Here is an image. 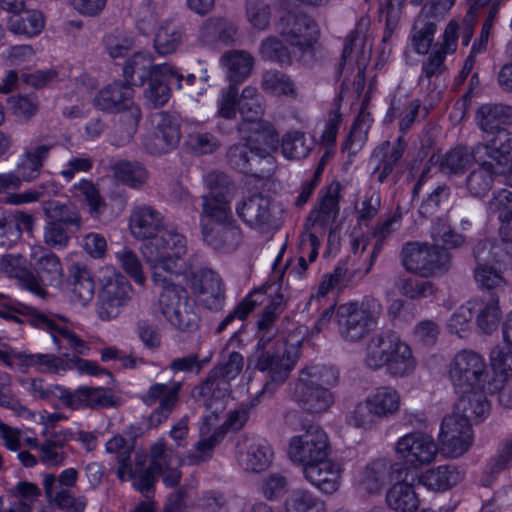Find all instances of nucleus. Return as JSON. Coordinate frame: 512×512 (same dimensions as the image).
Instances as JSON below:
<instances>
[{"mask_svg":"<svg viewBox=\"0 0 512 512\" xmlns=\"http://www.w3.org/2000/svg\"><path fill=\"white\" fill-rule=\"evenodd\" d=\"M277 134L270 128L258 133L256 139L232 144L226 152L227 163L234 170L258 179L269 178L276 169L271 150L278 144Z\"/></svg>","mask_w":512,"mask_h":512,"instance_id":"f257e3e1","label":"nucleus"},{"mask_svg":"<svg viewBox=\"0 0 512 512\" xmlns=\"http://www.w3.org/2000/svg\"><path fill=\"white\" fill-rule=\"evenodd\" d=\"M383 307L373 296L362 301L341 304L336 310V323L340 337L350 343L362 340L378 324Z\"/></svg>","mask_w":512,"mask_h":512,"instance_id":"f03ea898","label":"nucleus"},{"mask_svg":"<svg viewBox=\"0 0 512 512\" xmlns=\"http://www.w3.org/2000/svg\"><path fill=\"white\" fill-rule=\"evenodd\" d=\"M149 456V465L142 466L133 483V487L147 499L154 492L158 475H162L163 483L169 487L176 486L181 478L178 470L180 459L172 449L167 448L163 439H158L150 446Z\"/></svg>","mask_w":512,"mask_h":512,"instance_id":"7ed1b4c3","label":"nucleus"},{"mask_svg":"<svg viewBox=\"0 0 512 512\" xmlns=\"http://www.w3.org/2000/svg\"><path fill=\"white\" fill-rule=\"evenodd\" d=\"M244 365L243 356L236 351L223 357L222 360L210 370L206 379L195 390L202 398L203 405L217 414L224 409V399L231 390V381L242 371Z\"/></svg>","mask_w":512,"mask_h":512,"instance_id":"20e7f679","label":"nucleus"},{"mask_svg":"<svg viewBox=\"0 0 512 512\" xmlns=\"http://www.w3.org/2000/svg\"><path fill=\"white\" fill-rule=\"evenodd\" d=\"M297 361V349L288 345L285 339L274 342L257 343L255 351L249 357L248 362L255 369L265 373L268 379L267 386H276L284 383Z\"/></svg>","mask_w":512,"mask_h":512,"instance_id":"39448f33","label":"nucleus"},{"mask_svg":"<svg viewBox=\"0 0 512 512\" xmlns=\"http://www.w3.org/2000/svg\"><path fill=\"white\" fill-rule=\"evenodd\" d=\"M400 260L408 272L430 277L448 271L451 254L435 244L409 241L401 249Z\"/></svg>","mask_w":512,"mask_h":512,"instance_id":"423d86ee","label":"nucleus"},{"mask_svg":"<svg viewBox=\"0 0 512 512\" xmlns=\"http://www.w3.org/2000/svg\"><path fill=\"white\" fill-rule=\"evenodd\" d=\"M187 251L186 238L175 230H165L144 244L143 255L152 272L177 273L179 260Z\"/></svg>","mask_w":512,"mask_h":512,"instance_id":"0eeeda50","label":"nucleus"},{"mask_svg":"<svg viewBox=\"0 0 512 512\" xmlns=\"http://www.w3.org/2000/svg\"><path fill=\"white\" fill-rule=\"evenodd\" d=\"M203 179L209 192L201 197V230L235 220L227 197L228 177L224 173L213 171L204 175Z\"/></svg>","mask_w":512,"mask_h":512,"instance_id":"6e6552de","label":"nucleus"},{"mask_svg":"<svg viewBox=\"0 0 512 512\" xmlns=\"http://www.w3.org/2000/svg\"><path fill=\"white\" fill-rule=\"evenodd\" d=\"M450 378L459 392L487 390L490 384L485 358L473 350L458 352L450 365Z\"/></svg>","mask_w":512,"mask_h":512,"instance_id":"1a4fd4ad","label":"nucleus"},{"mask_svg":"<svg viewBox=\"0 0 512 512\" xmlns=\"http://www.w3.org/2000/svg\"><path fill=\"white\" fill-rule=\"evenodd\" d=\"M317 24L305 14H288L282 18L281 35L294 47V55L304 65H310L315 59Z\"/></svg>","mask_w":512,"mask_h":512,"instance_id":"9d476101","label":"nucleus"},{"mask_svg":"<svg viewBox=\"0 0 512 512\" xmlns=\"http://www.w3.org/2000/svg\"><path fill=\"white\" fill-rule=\"evenodd\" d=\"M133 288L120 273L107 277L98 295L96 312L102 321L116 319L132 299Z\"/></svg>","mask_w":512,"mask_h":512,"instance_id":"9b49d317","label":"nucleus"},{"mask_svg":"<svg viewBox=\"0 0 512 512\" xmlns=\"http://www.w3.org/2000/svg\"><path fill=\"white\" fill-rule=\"evenodd\" d=\"M328 454V436L317 425H310L304 433L290 439L288 455L294 463L303 467L323 460Z\"/></svg>","mask_w":512,"mask_h":512,"instance_id":"f8f14e48","label":"nucleus"},{"mask_svg":"<svg viewBox=\"0 0 512 512\" xmlns=\"http://www.w3.org/2000/svg\"><path fill=\"white\" fill-rule=\"evenodd\" d=\"M32 323L43 330H47L58 350H72L77 355H87L90 348L74 331L67 326L64 316L45 314L36 309L30 310Z\"/></svg>","mask_w":512,"mask_h":512,"instance_id":"ddd939ff","label":"nucleus"},{"mask_svg":"<svg viewBox=\"0 0 512 512\" xmlns=\"http://www.w3.org/2000/svg\"><path fill=\"white\" fill-rule=\"evenodd\" d=\"M395 451L407 469H419L435 460L438 446L432 436L414 432L402 436L395 445Z\"/></svg>","mask_w":512,"mask_h":512,"instance_id":"4468645a","label":"nucleus"},{"mask_svg":"<svg viewBox=\"0 0 512 512\" xmlns=\"http://www.w3.org/2000/svg\"><path fill=\"white\" fill-rule=\"evenodd\" d=\"M439 441L444 455L451 458L462 456L472 445L471 423L458 415H447L441 423Z\"/></svg>","mask_w":512,"mask_h":512,"instance_id":"2eb2a0df","label":"nucleus"},{"mask_svg":"<svg viewBox=\"0 0 512 512\" xmlns=\"http://www.w3.org/2000/svg\"><path fill=\"white\" fill-rule=\"evenodd\" d=\"M154 131L144 140L146 150L153 155H161L175 149L181 139V130L175 116L160 112L154 116Z\"/></svg>","mask_w":512,"mask_h":512,"instance_id":"dca6fc26","label":"nucleus"},{"mask_svg":"<svg viewBox=\"0 0 512 512\" xmlns=\"http://www.w3.org/2000/svg\"><path fill=\"white\" fill-rule=\"evenodd\" d=\"M105 450L109 454H115L118 462L116 475L121 481L134 483L143 465L147 463V455L144 452L134 451L133 442L121 435H116L105 444Z\"/></svg>","mask_w":512,"mask_h":512,"instance_id":"f3484780","label":"nucleus"},{"mask_svg":"<svg viewBox=\"0 0 512 512\" xmlns=\"http://www.w3.org/2000/svg\"><path fill=\"white\" fill-rule=\"evenodd\" d=\"M193 293L209 310H219L225 300V289L221 277L213 270L202 268L193 273Z\"/></svg>","mask_w":512,"mask_h":512,"instance_id":"a211bd4d","label":"nucleus"},{"mask_svg":"<svg viewBox=\"0 0 512 512\" xmlns=\"http://www.w3.org/2000/svg\"><path fill=\"white\" fill-rule=\"evenodd\" d=\"M512 132L508 129H498L483 137L476 144L477 160L491 161L494 165L503 167L512 163Z\"/></svg>","mask_w":512,"mask_h":512,"instance_id":"6ab92c4d","label":"nucleus"},{"mask_svg":"<svg viewBox=\"0 0 512 512\" xmlns=\"http://www.w3.org/2000/svg\"><path fill=\"white\" fill-rule=\"evenodd\" d=\"M238 217L250 228L264 231L271 227L274 218L269 197L256 193L236 205Z\"/></svg>","mask_w":512,"mask_h":512,"instance_id":"aec40b11","label":"nucleus"},{"mask_svg":"<svg viewBox=\"0 0 512 512\" xmlns=\"http://www.w3.org/2000/svg\"><path fill=\"white\" fill-rule=\"evenodd\" d=\"M238 461L240 465L250 472L259 473L266 470L273 457L269 443L260 437H244L237 444Z\"/></svg>","mask_w":512,"mask_h":512,"instance_id":"412c9836","label":"nucleus"},{"mask_svg":"<svg viewBox=\"0 0 512 512\" xmlns=\"http://www.w3.org/2000/svg\"><path fill=\"white\" fill-rule=\"evenodd\" d=\"M41 442L35 441V449L41 463L48 467H58L65 463L68 454L64 450L68 441L73 439L70 430L41 431Z\"/></svg>","mask_w":512,"mask_h":512,"instance_id":"4be33fe9","label":"nucleus"},{"mask_svg":"<svg viewBox=\"0 0 512 512\" xmlns=\"http://www.w3.org/2000/svg\"><path fill=\"white\" fill-rule=\"evenodd\" d=\"M61 399L72 409H103L119 405V398L103 387L81 386L74 392L63 391Z\"/></svg>","mask_w":512,"mask_h":512,"instance_id":"5701e85b","label":"nucleus"},{"mask_svg":"<svg viewBox=\"0 0 512 512\" xmlns=\"http://www.w3.org/2000/svg\"><path fill=\"white\" fill-rule=\"evenodd\" d=\"M67 354L63 353L62 356L48 353H26V352H13V368L21 372H27L29 369L34 368L40 373L61 374L69 370V361H67Z\"/></svg>","mask_w":512,"mask_h":512,"instance_id":"b1692460","label":"nucleus"},{"mask_svg":"<svg viewBox=\"0 0 512 512\" xmlns=\"http://www.w3.org/2000/svg\"><path fill=\"white\" fill-rule=\"evenodd\" d=\"M183 79V76L171 65L159 64L156 66L154 76L148 80L146 97L155 107L163 106L170 97L171 88H182Z\"/></svg>","mask_w":512,"mask_h":512,"instance_id":"393cba45","label":"nucleus"},{"mask_svg":"<svg viewBox=\"0 0 512 512\" xmlns=\"http://www.w3.org/2000/svg\"><path fill=\"white\" fill-rule=\"evenodd\" d=\"M133 93L132 86L126 81H114L95 95L93 104L102 111L118 113L131 108Z\"/></svg>","mask_w":512,"mask_h":512,"instance_id":"a878e982","label":"nucleus"},{"mask_svg":"<svg viewBox=\"0 0 512 512\" xmlns=\"http://www.w3.org/2000/svg\"><path fill=\"white\" fill-rule=\"evenodd\" d=\"M0 270L10 278H15L25 289L40 298L48 295L36 275L29 270L26 258L21 254H6L0 259Z\"/></svg>","mask_w":512,"mask_h":512,"instance_id":"bb28decb","label":"nucleus"},{"mask_svg":"<svg viewBox=\"0 0 512 512\" xmlns=\"http://www.w3.org/2000/svg\"><path fill=\"white\" fill-rule=\"evenodd\" d=\"M341 184L338 181L332 182L326 193L320 198L318 206L312 209L307 217L306 228L319 227L325 230L335 222L339 215Z\"/></svg>","mask_w":512,"mask_h":512,"instance_id":"cd10ccee","label":"nucleus"},{"mask_svg":"<svg viewBox=\"0 0 512 512\" xmlns=\"http://www.w3.org/2000/svg\"><path fill=\"white\" fill-rule=\"evenodd\" d=\"M129 228L135 238L151 241L164 229V216L152 206H136L130 214Z\"/></svg>","mask_w":512,"mask_h":512,"instance_id":"c85d7f7f","label":"nucleus"},{"mask_svg":"<svg viewBox=\"0 0 512 512\" xmlns=\"http://www.w3.org/2000/svg\"><path fill=\"white\" fill-rule=\"evenodd\" d=\"M178 273L152 272L153 283L160 288L158 306L165 318L189 298L187 290L173 282Z\"/></svg>","mask_w":512,"mask_h":512,"instance_id":"c756f323","label":"nucleus"},{"mask_svg":"<svg viewBox=\"0 0 512 512\" xmlns=\"http://www.w3.org/2000/svg\"><path fill=\"white\" fill-rule=\"evenodd\" d=\"M403 467L399 463L392 464L385 458L372 461L366 466L358 480L359 486L367 493H378L391 475L396 474V479L402 477Z\"/></svg>","mask_w":512,"mask_h":512,"instance_id":"7c9ffc66","label":"nucleus"},{"mask_svg":"<svg viewBox=\"0 0 512 512\" xmlns=\"http://www.w3.org/2000/svg\"><path fill=\"white\" fill-rule=\"evenodd\" d=\"M399 338L392 330H383L372 335L365 346V365L372 370L383 368Z\"/></svg>","mask_w":512,"mask_h":512,"instance_id":"2f4dec72","label":"nucleus"},{"mask_svg":"<svg viewBox=\"0 0 512 512\" xmlns=\"http://www.w3.org/2000/svg\"><path fill=\"white\" fill-rule=\"evenodd\" d=\"M407 142L403 135L399 136L391 144L384 141L372 153V158L377 161L373 175L380 183H383L398 165L406 150Z\"/></svg>","mask_w":512,"mask_h":512,"instance_id":"473e14b6","label":"nucleus"},{"mask_svg":"<svg viewBox=\"0 0 512 512\" xmlns=\"http://www.w3.org/2000/svg\"><path fill=\"white\" fill-rule=\"evenodd\" d=\"M203 241L213 249L229 253L242 242V231L236 221H229L201 230Z\"/></svg>","mask_w":512,"mask_h":512,"instance_id":"72a5a7b5","label":"nucleus"},{"mask_svg":"<svg viewBox=\"0 0 512 512\" xmlns=\"http://www.w3.org/2000/svg\"><path fill=\"white\" fill-rule=\"evenodd\" d=\"M303 474L307 481L323 493L332 494L339 488L340 467L328 456L303 467Z\"/></svg>","mask_w":512,"mask_h":512,"instance_id":"f704fd0d","label":"nucleus"},{"mask_svg":"<svg viewBox=\"0 0 512 512\" xmlns=\"http://www.w3.org/2000/svg\"><path fill=\"white\" fill-rule=\"evenodd\" d=\"M292 397L305 411L309 413L326 412L334 402V397L328 388L295 383Z\"/></svg>","mask_w":512,"mask_h":512,"instance_id":"c9c22d12","label":"nucleus"},{"mask_svg":"<svg viewBox=\"0 0 512 512\" xmlns=\"http://www.w3.org/2000/svg\"><path fill=\"white\" fill-rule=\"evenodd\" d=\"M493 377L488 386V393L494 394L504 388L505 383L512 376V345L497 344L489 355Z\"/></svg>","mask_w":512,"mask_h":512,"instance_id":"e433bc0d","label":"nucleus"},{"mask_svg":"<svg viewBox=\"0 0 512 512\" xmlns=\"http://www.w3.org/2000/svg\"><path fill=\"white\" fill-rule=\"evenodd\" d=\"M477 157L476 144L472 148L458 145L439 158V170L448 177L461 176L477 162Z\"/></svg>","mask_w":512,"mask_h":512,"instance_id":"4c0bfd02","label":"nucleus"},{"mask_svg":"<svg viewBox=\"0 0 512 512\" xmlns=\"http://www.w3.org/2000/svg\"><path fill=\"white\" fill-rule=\"evenodd\" d=\"M43 213L51 222L63 225L79 232L83 227V219L79 208L72 202L49 200L43 202Z\"/></svg>","mask_w":512,"mask_h":512,"instance_id":"58836bf2","label":"nucleus"},{"mask_svg":"<svg viewBox=\"0 0 512 512\" xmlns=\"http://www.w3.org/2000/svg\"><path fill=\"white\" fill-rule=\"evenodd\" d=\"M72 300L82 306L87 305L95 294V281L92 271L82 263H74L69 270Z\"/></svg>","mask_w":512,"mask_h":512,"instance_id":"ea45409f","label":"nucleus"},{"mask_svg":"<svg viewBox=\"0 0 512 512\" xmlns=\"http://www.w3.org/2000/svg\"><path fill=\"white\" fill-rule=\"evenodd\" d=\"M220 62L226 69L229 84L236 86L250 76L254 67L253 56L245 50L227 51L221 56Z\"/></svg>","mask_w":512,"mask_h":512,"instance_id":"a19ab883","label":"nucleus"},{"mask_svg":"<svg viewBox=\"0 0 512 512\" xmlns=\"http://www.w3.org/2000/svg\"><path fill=\"white\" fill-rule=\"evenodd\" d=\"M462 393L463 395L455 403L452 414L460 416L469 423L485 417L490 407L485 397L487 390L473 389Z\"/></svg>","mask_w":512,"mask_h":512,"instance_id":"79ce46f5","label":"nucleus"},{"mask_svg":"<svg viewBox=\"0 0 512 512\" xmlns=\"http://www.w3.org/2000/svg\"><path fill=\"white\" fill-rule=\"evenodd\" d=\"M50 145H30L23 153L21 161L17 165L16 175L21 182H31L41 173L44 161L48 158Z\"/></svg>","mask_w":512,"mask_h":512,"instance_id":"37998d69","label":"nucleus"},{"mask_svg":"<svg viewBox=\"0 0 512 512\" xmlns=\"http://www.w3.org/2000/svg\"><path fill=\"white\" fill-rule=\"evenodd\" d=\"M476 119L485 134L505 129L503 125L512 123V106L502 103L482 105L477 111Z\"/></svg>","mask_w":512,"mask_h":512,"instance_id":"c03bdc74","label":"nucleus"},{"mask_svg":"<svg viewBox=\"0 0 512 512\" xmlns=\"http://www.w3.org/2000/svg\"><path fill=\"white\" fill-rule=\"evenodd\" d=\"M156 66L148 52H136L125 63L123 75L131 86H142L154 76Z\"/></svg>","mask_w":512,"mask_h":512,"instance_id":"a18cd8bd","label":"nucleus"},{"mask_svg":"<svg viewBox=\"0 0 512 512\" xmlns=\"http://www.w3.org/2000/svg\"><path fill=\"white\" fill-rule=\"evenodd\" d=\"M478 167L473 169L465 179V187L472 197L481 198L488 194L494 185L495 165L491 161L477 160Z\"/></svg>","mask_w":512,"mask_h":512,"instance_id":"49530a36","label":"nucleus"},{"mask_svg":"<svg viewBox=\"0 0 512 512\" xmlns=\"http://www.w3.org/2000/svg\"><path fill=\"white\" fill-rule=\"evenodd\" d=\"M472 310L475 314L476 324L485 334H490L498 327L502 311L499 306V298L488 297L472 299Z\"/></svg>","mask_w":512,"mask_h":512,"instance_id":"de8ad7c7","label":"nucleus"},{"mask_svg":"<svg viewBox=\"0 0 512 512\" xmlns=\"http://www.w3.org/2000/svg\"><path fill=\"white\" fill-rule=\"evenodd\" d=\"M386 502L395 512H416L420 500L412 484L407 481H398L386 493Z\"/></svg>","mask_w":512,"mask_h":512,"instance_id":"09e8293b","label":"nucleus"},{"mask_svg":"<svg viewBox=\"0 0 512 512\" xmlns=\"http://www.w3.org/2000/svg\"><path fill=\"white\" fill-rule=\"evenodd\" d=\"M184 31L179 22L174 19H166L156 30L153 45L160 55L174 53L182 44Z\"/></svg>","mask_w":512,"mask_h":512,"instance_id":"8fccbe9b","label":"nucleus"},{"mask_svg":"<svg viewBox=\"0 0 512 512\" xmlns=\"http://www.w3.org/2000/svg\"><path fill=\"white\" fill-rule=\"evenodd\" d=\"M367 398L377 419H387L400 408V394L391 386L378 387Z\"/></svg>","mask_w":512,"mask_h":512,"instance_id":"3c124183","label":"nucleus"},{"mask_svg":"<svg viewBox=\"0 0 512 512\" xmlns=\"http://www.w3.org/2000/svg\"><path fill=\"white\" fill-rule=\"evenodd\" d=\"M182 387L181 381H173L168 384L154 383L142 396V401L148 406L159 403L158 406L174 410L180 400Z\"/></svg>","mask_w":512,"mask_h":512,"instance_id":"603ef678","label":"nucleus"},{"mask_svg":"<svg viewBox=\"0 0 512 512\" xmlns=\"http://www.w3.org/2000/svg\"><path fill=\"white\" fill-rule=\"evenodd\" d=\"M32 259L38 273L37 278L42 286L44 282L50 285L60 282L63 269L57 255L39 248L32 252Z\"/></svg>","mask_w":512,"mask_h":512,"instance_id":"864d4df0","label":"nucleus"},{"mask_svg":"<svg viewBox=\"0 0 512 512\" xmlns=\"http://www.w3.org/2000/svg\"><path fill=\"white\" fill-rule=\"evenodd\" d=\"M393 351L385 363L387 373L392 377H406L416 368V359L408 344L398 339V343L393 347Z\"/></svg>","mask_w":512,"mask_h":512,"instance_id":"5fc2aeb1","label":"nucleus"},{"mask_svg":"<svg viewBox=\"0 0 512 512\" xmlns=\"http://www.w3.org/2000/svg\"><path fill=\"white\" fill-rule=\"evenodd\" d=\"M462 476L453 465H440L429 469L419 477V482L430 490L446 491L456 485Z\"/></svg>","mask_w":512,"mask_h":512,"instance_id":"6e6d98bb","label":"nucleus"},{"mask_svg":"<svg viewBox=\"0 0 512 512\" xmlns=\"http://www.w3.org/2000/svg\"><path fill=\"white\" fill-rule=\"evenodd\" d=\"M261 87L265 92L277 96L296 99L299 95L294 80L288 74L276 69L266 70L262 73Z\"/></svg>","mask_w":512,"mask_h":512,"instance_id":"4d7b16f0","label":"nucleus"},{"mask_svg":"<svg viewBox=\"0 0 512 512\" xmlns=\"http://www.w3.org/2000/svg\"><path fill=\"white\" fill-rule=\"evenodd\" d=\"M473 278L478 287L483 292H487L489 297L499 298L506 291L508 282L493 265L473 269Z\"/></svg>","mask_w":512,"mask_h":512,"instance_id":"13d9d810","label":"nucleus"},{"mask_svg":"<svg viewBox=\"0 0 512 512\" xmlns=\"http://www.w3.org/2000/svg\"><path fill=\"white\" fill-rule=\"evenodd\" d=\"M314 147V140L298 130L286 132L281 139V152L288 160L306 158Z\"/></svg>","mask_w":512,"mask_h":512,"instance_id":"bf43d9fd","label":"nucleus"},{"mask_svg":"<svg viewBox=\"0 0 512 512\" xmlns=\"http://www.w3.org/2000/svg\"><path fill=\"white\" fill-rule=\"evenodd\" d=\"M475 268L487 267L493 264L505 263L510 258L502 244L488 239L479 240L472 249Z\"/></svg>","mask_w":512,"mask_h":512,"instance_id":"052dcab7","label":"nucleus"},{"mask_svg":"<svg viewBox=\"0 0 512 512\" xmlns=\"http://www.w3.org/2000/svg\"><path fill=\"white\" fill-rule=\"evenodd\" d=\"M338 380L339 373L333 367L324 364H309L301 369L296 383L328 388L336 385Z\"/></svg>","mask_w":512,"mask_h":512,"instance_id":"680f3d73","label":"nucleus"},{"mask_svg":"<svg viewBox=\"0 0 512 512\" xmlns=\"http://www.w3.org/2000/svg\"><path fill=\"white\" fill-rule=\"evenodd\" d=\"M44 28V17L38 10L23 11L19 15H12L8 21V29L14 34L33 37L41 33Z\"/></svg>","mask_w":512,"mask_h":512,"instance_id":"e2e57ef3","label":"nucleus"},{"mask_svg":"<svg viewBox=\"0 0 512 512\" xmlns=\"http://www.w3.org/2000/svg\"><path fill=\"white\" fill-rule=\"evenodd\" d=\"M445 53L435 49L425 58L421 65V75L418 84L427 90L436 87V81L446 72L447 66Z\"/></svg>","mask_w":512,"mask_h":512,"instance_id":"0e129e2a","label":"nucleus"},{"mask_svg":"<svg viewBox=\"0 0 512 512\" xmlns=\"http://www.w3.org/2000/svg\"><path fill=\"white\" fill-rule=\"evenodd\" d=\"M437 26L433 19L419 15L413 25L411 42L418 54H427L434 40Z\"/></svg>","mask_w":512,"mask_h":512,"instance_id":"69168bd1","label":"nucleus"},{"mask_svg":"<svg viewBox=\"0 0 512 512\" xmlns=\"http://www.w3.org/2000/svg\"><path fill=\"white\" fill-rule=\"evenodd\" d=\"M165 5L162 1L144 0L137 8L135 19L138 31L149 35L155 30L160 16L163 15Z\"/></svg>","mask_w":512,"mask_h":512,"instance_id":"338daca9","label":"nucleus"},{"mask_svg":"<svg viewBox=\"0 0 512 512\" xmlns=\"http://www.w3.org/2000/svg\"><path fill=\"white\" fill-rule=\"evenodd\" d=\"M286 512H326L325 503L310 491L292 490L285 500Z\"/></svg>","mask_w":512,"mask_h":512,"instance_id":"774afa93","label":"nucleus"}]
</instances>
